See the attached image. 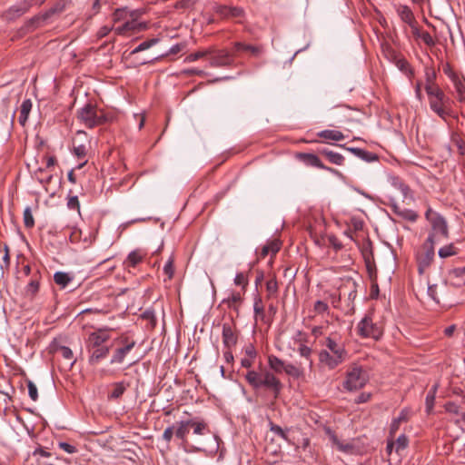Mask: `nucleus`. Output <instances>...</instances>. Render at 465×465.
Returning a JSON list of instances; mask_svg holds the SVG:
<instances>
[{"label": "nucleus", "mask_w": 465, "mask_h": 465, "mask_svg": "<svg viewBox=\"0 0 465 465\" xmlns=\"http://www.w3.org/2000/svg\"><path fill=\"white\" fill-rule=\"evenodd\" d=\"M244 377L254 390L264 388L272 392L274 399L279 397L283 387L281 381L268 370H263L261 372L253 370L248 371Z\"/></svg>", "instance_id": "1"}, {"label": "nucleus", "mask_w": 465, "mask_h": 465, "mask_svg": "<svg viewBox=\"0 0 465 465\" xmlns=\"http://www.w3.org/2000/svg\"><path fill=\"white\" fill-rule=\"evenodd\" d=\"M426 93L429 96V103L430 109L437 114L440 118L446 120L450 115V99L446 96L444 92L440 87L426 88Z\"/></svg>", "instance_id": "2"}, {"label": "nucleus", "mask_w": 465, "mask_h": 465, "mask_svg": "<svg viewBox=\"0 0 465 465\" xmlns=\"http://www.w3.org/2000/svg\"><path fill=\"white\" fill-rule=\"evenodd\" d=\"M425 218L431 226V231L428 235V237H431V242L435 243L436 236L438 235L443 238H448V224L442 215L429 207L425 213Z\"/></svg>", "instance_id": "3"}, {"label": "nucleus", "mask_w": 465, "mask_h": 465, "mask_svg": "<svg viewBox=\"0 0 465 465\" xmlns=\"http://www.w3.org/2000/svg\"><path fill=\"white\" fill-rule=\"evenodd\" d=\"M78 118L87 128L102 125L107 121L104 114L102 111L98 114L96 106L92 104H85L78 111Z\"/></svg>", "instance_id": "4"}, {"label": "nucleus", "mask_w": 465, "mask_h": 465, "mask_svg": "<svg viewBox=\"0 0 465 465\" xmlns=\"http://www.w3.org/2000/svg\"><path fill=\"white\" fill-rule=\"evenodd\" d=\"M369 381L368 371L361 366L353 365L348 371L344 388L348 391H356L361 389Z\"/></svg>", "instance_id": "5"}, {"label": "nucleus", "mask_w": 465, "mask_h": 465, "mask_svg": "<svg viewBox=\"0 0 465 465\" xmlns=\"http://www.w3.org/2000/svg\"><path fill=\"white\" fill-rule=\"evenodd\" d=\"M357 333L362 338L379 340L382 336V329L373 322L372 313H367L357 326Z\"/></svg>", "instance_id": "6"}, {"label": "nucleus", "mask_w": 465, "mask_h": 465, "mask_svg": "<svg viewBox=\"0 0 465 465\" xmlns=\"http://www.w3.org/2000/svg\"><path fill=\"white\" fill-rule=\"evenodd\" d=\"M434 244L431 242V237H428L423 243L424 252L418 256V272L420 274L424 273L425 270L430 267L435 256Z\"/></svg>", "instance_id": "7"}, {"label": "nucleus", "mask_w": 465, "mask_h": 465, "mask_svg": "<svg viewBox=\"0 0 465 465\" xmlns=\"http://www.w3.org/2000/svg\"><path fill=\"white\" fill-rule=\"evenodd\" d=\"M213 10L223 19L242 18L244 16V10L239 6H229L225 5L214 4Z\"/></svg>", "instance_id": "8"}, {"label": "nucleus", "mask_w": 465, "mask_h": 465, "mask_svg": "<svg viewBox=\"0 0 465 465\" xmlns=\"http://www.w3.org/2000/svg\"><path fill=\"white\" fill-rule=\"evenodd\" d=\"M119 342L123 344V347H120L115 350L112 359L111 363H122L124 361L125 356L134 348L136 342L134 341H129L128 337L122 336L117 339Z\"/></svg>", "instance_id": "9"}, {"label": "nucleus", "mask_w": 465, "mask_h": 465, "mask_svg": "<svg viewBox=\"0 0 465 465\" xmlns=\"http://www.w3.org/2000/svg\"><path fill=\"white\" fill-rule=\"evenodd\" d=\"M297 159L302 161L303 163H305L308 166L317 167L320 169L326 170L332 173H339V172L331 167L326 166L322 163V162L320 160V158L314 154L310 153H299L296 155Z\"/></svg>", "instance_id": "10"}, {"label": "nucleus", "mask_w": 465, "mask_h": 465, "mask_svg": "<svg viewBox=\"0 0 465 465\" xmlns=\"http://www.w3.org/2000/svg\"><path fill=\"white\" fill-rule=\"evenodd\" d=\"M109 340V335L105 333V329H99L89 334L86 341V350L91 351L99 347L104 346V344Z\"/></svg>", "instance_id": "11"}, {"label": "nucleus", "mask_w": 465, "mask_h": 465, "mask_svg": "<svg viewBox=\"0 0 465 465\" xmlns=\"http://www.w3.org/2000/svg\"><path fill=\"white\" fill-rule=\"evenodd\" d=\"M232 62L233 57L228 51L220 50L211 57L210 64L213 67H220L230 65Z\"/></svg>", "instance_id": "12"}, {"label": "nucleus", "mask_w": 465, "mask_h": 465, "mask_svg": "<svg viewBox=\"0 0 465 465\" xmlns=\"http://www.w3.org/2000/svg\"><path fill=\"white\" fill-rule=\"evenodd\" d=\"M325 346L328 348L330 352L335 356V359L341 360L342 361H345L347 356V351H345L344 347L341 345H339L331 337L326 338L325 340Z\"/></svg>", "instance_id": "13"}, {"label": "nucleus", "mask_w": 465, "mask_h": 465, "mask_svg": "<svg viewBox=\"0 0 465 465\" xmlns=\"http://www.w3.org/2000/svg\"><path fill=\"white\" fill-rule=\"evenodd\" d=\"M391 207L393 213L403 220L414 223L419 218V215L415 211L407 208H402L397 203H392Z\"/></svg>", "instance_id": "14"}, {"label": "nucleus", "mask_w": 465, "mask_h": 465, "mask_svg": "<svg viewBox=\"0 0 465 465\" xmlns=\"http://www.w3.org/2000/svg\"><path fill=\"white\" fill-rule=\"evenodd\" d=\"M89 352L88 362L90 365H96L102 360L105 359L110 351V347L103 346L91 351H87Z\"/></svg>", "instance_id": "15"}, {"label": "nucleus", "mask_w": 465, "mask_h": 465, "mask_svg": "<svg viewBox=\"0 0 465 465\" xmlns=\"http://www.w3.org/2000/svg\"><path fill=\"white\" fill-rule=\"evenodd\" d=\"M223 342L229 349L237 343V335L229 323L223 325Z\"/></svg>", "instance_id": "16"}, {"label": "nucleus", "mask_w": 465, "mask_h": 465, "mask_svg": "<svg viewBox=\"0 0 465 465\" xmlns=\"http://www.w3.org/2000/svg\"><path fill=\"white\" fill-rule=\"evenodd\" d=\"M319 361L329 369H334L341 362H343L341 360L335 359V356H333L330 351L326 350H322L319 352Z\"/></svg>", "instance_id": "17"}, {"label": "nucleus", "mask_w": 465, "mask_h": 465, "mask_svg": "<svg viewBox=\"0 0 465 465\" xmlns=\"http://www.w3.org/2000/svg\"><path fill=\"white\" fill-rule=\"evenodd\" d=\"M233 49L235 52H250L251 54L254 57H258L262 53V46H256V45H246L241 42H235L233 44Z\"/></svg>", "instance_id": "18"}, {"label": "nucleus", "mask_w": 465, "mask_h": 465, "mask_svg": "<svg viewBox=\"0 0 465 465\" xmlns=\"http://www.w3.org/2000/svg\"><path fill=\"white\" fill-rule=\"evenodd\" d=\"M397 14L400 18L406 24L411 25L416 21L411 9L406 5H400L397 9Z\"/></svg>", "instance_id": "19"}, {"label": "nucleus", "mask_w": 465, "mask_h": 465, "mask_svg": "<svg viewBox=\"0 0 465 465\" xmlns=\"http://www.w3.org/2000/svg\"><path fill=\"white\" fill-rule=\"evenodd\" d=\"M47 21L44 14L35 15L25 24L24 29L26 32H32L36 28L42 26Z\"/></svg>", "instance_id": "20"}, {"label": "nucleus", "mask_w": 465, "mask_h": 465, "mask_svg": "<svg viewBox=\"0 0 465 465\" xmlns=\"http://www.w3.org/2000/svg\"><path fill=\"white\" fill-rule=\"evenodd\" d=\"M74 280V276L68 272H56L54 274V282L61 288H66Z\"/></svg>", "instance_id": "21"}, {"label": "nucleus", "mask_w": 465, "mask_h": 465, "mask_svg": "<svg viewBox=\"0 0 465 465\" xmlns=\"http://www.w3.org/2000/svg\"><path fill=\"white\" fill-rule=\"evenodd\" d=\"M31 110H32L31 99L24 100V102L22 103L21 107H20V115L18 118V122L22 126L25 125Z\"/></svg>", "instance_id": "22"}, {"label": "nucleus", "mask_w": 465, "mask_h": 465, "mask_svg": "<svg viewBox=\"0 0 465 465\" xmlns=\"http://www.w3.org/2000/svg\"><path fill=\"white\" fill-rule=\"evenodd\" d=\"M30 8V5L26 2H24L18 5L12 6L8 12L7 15L9 19H15L16 17L21 16L25 14Z\"/></svg>", "instance_id": "23"}, {"label": "nucleus", "mask_w": 465, "mask_h": 465, "mask_svg": "<svg viewBox=\"0 0 465 465\" xmlns=\"http://www.w3.org/2000/svg\"><path fill=\"white\" fill-rule=\"evenodd\" d=\"M143 254L141 252V251L134 250L128 254L124 264L125 267L134 268L138 263H140L143 261Z\"/></svg>", "instance_id": "24"}, {"label": "nucleus", "mask_w": 465, "mask_h": 465, "mask_svg": "<svg viewBox=\"0 0 465 465\" xmlns=\"http://www.w3.org/2000/svg\"><path fill=\"white\" fill-rule=\"evenodd\" d=\"M176 424H177V428L175 430L176 438L183 441H185L187 435L189 433V428L191 427L189 420L178 421Z\"/></svg>", "instance_id": "25"}, {"label": "nucleus", "mask_w": 465, "mask_h": 465, "mask_svg": "<svg viewBox=\"0 0 465 465\" xmlns=\"http://www.w3.org/2000/svg\"><path fill=\"white\" fill-rule=\"evenodd\" d=\"M281 248V244L278 241L272 240L266 243L261 251V257L265 258L267 255L271 254H276Z\"/></svg>", "instance_id": "26"}, {"label": "nucleus", "mask_w": 465, "mask_h": 465, "mask_svg": "<svg viewBox=\"0 0 465 465\" xmlns=\"http://www.w3.org/2000/svg\"><path fill=\"white\" fill-rule=\"evenodd\" d=\"M317 136L332 141H341L345 138L344 134L337 130H323L317 134Z\"/></svg>", "instance_id": "27"}, {"label": "nucleus", "mask_w": 465, "mask_h": 465, "mask_svg": "<svg viewBox=\"0 0 465 465\" xmlns=\"http://www.w3.org/2000/svg\"><path fill=\"white\" fill-rule=\"evenodd\" d=\"M269 367L276 373H282L285 368V362L275 355H269Z\"/></svg>", "instance_id": "28"}, {"label": "nucleus", "mask_w": 465, "mask_h": 465, "mask_svg": "<svg viewBox=\"0 0 465 465\" xmlns=\"http://www.w3.org/2000/svg\"><path fill=\"white\" fill-rule=\"evenodd\" d=\"M65 5H66V1L65 0H59L58 2H56L54 5V6H52L47 11H45L44 13V15L46 17V19L48 20L53 15H59L62 12H64V9H65Z\"/></svg>", "instance_id": "29"}, {"label": "nucleus", "mask_w": 465, "mask_h": 465, "mask_svg": "<svg viewBox=\"0 0 465 465\" xmlns=\"http://www.w3.org/2000/svg\"><path fill=\"white\" fill-rule=\"evenodd\" d=\"M190 426L193 429V433L196 435H203L208 430V425L204 420L197 419L189 420Z\"/></svg>", "instance_id": "30"}, {"label": "nucleus", "mask_w": 465, "mask_h": 465, "mask_svg": "<svg viewBox=\"0 0 465 465\" xmlns=\"http://www.w3.org/2000/svg\"><path fill=\"white\" fill-rule=\"evenodd\" d=\"M436 391H437V385H434L426 396L425 404H426V411L428 414H430L433 409L434 402H435V397H436Z\"/></svg>", "instance_id": "31"}, {"label": "nucleus", "mask_w": 465, "mask_h": 465, "mask_svg": "<svg viewBox=\"0 0 465 465\" xmlns=\"http://www.w3.org/2000/svg\"><path fill=\"white\" fill-rule=\"evenodd\" d=\"M453 84L458 94L459 101L465 104V81L463 79L459 78L455 80Z\"/></svg>", "instance_id": "32"}, {"label": "nucleus", "mask_w": 465, "mask_h": 465, "mask_svg": "<svg viewBox=\"0 0 465 465\" xmlns=\"http://www.w3.org/2000/svg\"><path fill=\"white\" fill-rule=\"evenodd\" d=\"M289 376L298 379L303 375V370L300 367H297L292 363L285 364V368L283 371Z\"/></svg>", "instance_id": "33"}, {"label": "nucleus", "mask_w": 465, "mask_h": 465, "mask_svg": "<svg viewBox=\"0 0 465 465\" xmlns=\"http://www.w3.org/2000/svg\"><path fill=\"white\" fill-rule=\"evenodd\" d=\"M124 24H125V27H127L128 31L141 32L147 28L146 23H138L137 21H134V20L127 19L124 22Z\"/></svg>", "instance_id": "34"}, {"label": "nucleus", "mask_w": 465, "mask_h": 465, "mask_svg": "<svg viewBox=\"0 0 465 465\" xmlns=\"http://www.w3.org/2000/svg\"><path fill=\"white\" fill-rule=\"evenodd\" d=\"M298 352L301 357L305 358L309 361V365H310V367H312L313 364V361L312 360V348L308 347L307 345H305L303 343H301L298 348Z\"/></svg>", "instance_id": "35"}, {"label": "nucleus", "mask_w": 465, "mask_h": 465, "mask_svg": "<svg viewBox=\"0 0 465 465\" xmlns=\"http://www.w3.org/2000/svg\"><path fill=\"white\" fill-rule=\"evenodd\" d=\"M158 38H152L146 41H143L138 46H136L132 52L131 54H137L139 52L144 51L154 45L156 43H158Z\"/></svg>", "instance_id": "36"}, {"label": "nucleus", "mask_w": 465, "mask_h": 465, "mask_svg": "<svg viewBox=\"0 0 465 465\" xmlns=\"http://www.w3.org/2000/svg\"><path fill=\"white\" fill-rule=\"evenodd\" d=\"M425 76H426L425 89L428 86H430L431 88L439 87L437 84H435L436 73H435V71L432 68L426 67V69H425Z\"/></svg>", "instance_id": "37"}, {"label": "nucleus", "mask_w": 465, "mask_h": 465, "mask_svg": "<svg viewBox=\"0 0 465 465\" xmlns=\"http://www.w3.org/2000/svg\"><path fill=\"white\" fill-rule=\"evenodd\" d=\"M39 285L38 279H32L25 288L26 295L33 298L38 292Z\"/></svg>", "instance_id": "38"}, {"label": "nucleus", "mask_w": 465, "mask_h": 465, "mask_svg": "<svg viewBox=\"0 0 465 465\" xmlns=\"http://www.w3.org/2000/svg\"><path fill=\"white\" fill-rule=\"evenodd\" d=\"M266 291L268 297L275 296L278 292V282L275 277L271 278L266 282Z\"/></svg>", "instance_id": "39"}, {"label": "nucleus", "mask_w": 465, "mask_h": 465, "mask_svg": "<svg viewBox=\"0 0 465 465\" xmlns=\"http://www.w3.org/2000/svg\"><path fill=\"white\" fill-rule=\"evenodd\" d=\"M174 258L173 256H170L168 261L166 262L164 267H163V272L167 275V279L171 280L173 277L174 274Z\"/></svg>", "instance_id": "40"}, {"label": "nucleus", "mask_w": 465, "mask_h": 465, "mask_svg": "<svg viewBox=\"0 0 465 465\" xmlns=\"http://www.w3.org/2000/svg\"><path fill=\"white\" fill-rule=\"evenodd\" d=\"M24 223L28 229L35 226V220L30 207H26L24 211Z\"/></svg>", "instance_id": "41"}, {"label": "nucleus", "mask_w": 465, "mask_h": 465, "mask_svg": "<svg viewBox=\"0 0 465 465\" xmlns=\"http://www.w3.org/2000/svg\"><path fill=\"white\" fill-rule=\"evenodd\" d=\"M253 311L256 317L258 315H260L262 318L264 316V308L262 301V298L258 295L254 298Z\"/></svg>", "instance_id": "42"}, {"label": "nucleus", "mask_w": 465, "mask_h": 465, "mask_svg": "<svg viewBox=\"0 0 465 465\" xmlns=\"http://www.w3.org/2000/svg\"><path fill=\"white\" fill-rule=\"evenodd\" d=\"M127 12H128V8L127 7L116 9L114 12V14H113L114 21V22H119L121 20H125L126 21L128 19Z\"/></svg>", "instance_id": "43"}, {"label": "nucleus", "mask_w": 465, "mask_h": 465, "mask_svg": "<svg viewBox=\"0 0 465 465\" xmlns=\"http://www.w3.org/2000/svg\"><path fill=\"white\" fill-rule=\"evenodd\" d=\"M326 158L331 163L336 164V165H342L343 162H344V157L341 153H335V152H332V151H331V153H327V157Z\"/></svg>", "instance_id": "44"}, {"label": "nucleus", "mask_w": 465, "mask_h": 465, "mask_svg": "<svg viewBox=\"0 0 465 465\" xmlns=\"http://www.w3.org/2000/svg\"><path fill=\"white\" fill-rule=\"evenodd\" d=\"M456 253L457 252L453 244L446 245L439 250V256L440 258H447Z\"/></svg>", "instance_id": "45"}, {"label": "nucleus", "mask_w": 465, "mask_h": 465, "mask_svg": "<svg viewBox=\"0 0 465 465\" xmlns=\"http://www.w3.org/2000/svg\"><path fill=\"white\" fill-rule=\"evenodd\" d=\"M125 391V386L122 383H115L113 391L111 392L109 398L110 399H118L120 398Z\"/></svg>", "instance_id": "46"}, {"label": "nucleus", "mask_w": 465, "mask_h": 465, "mask_svg": "<svg viewBox=\"0 0 465 465\" xmlns=\"http://www.w3.org/2000/svg\"><path fill=\"white\" fill-rule=\"evenodd\" d=\"M33 457H36L37 458H40L42 460H45V459H50L53 457V453L49 452V451H46L44 448L42 447H38L36 448L33 453H32Z\"/></svg>", "instance_id": "47"}, {"label": "nucleus", "mask_w": 465, "mask_h": 465, "mask_svg": "<svg viewBox=\"0 0 465 465\" xmlns=\"http://www.w3.org/2000/svg\"><path fill=\"white\" fill-rule=\"evenodd\" d=\"M196 0H178L175 3V8L177 9H192L196 4Z\"/></svg>", "instance_id": "48"}, {"label": "nucleus", "mask_w": 465, "mask_h": 465, "mask_svg": "<svg viewBox=\"0 0 465 465\" xmlns=\"http://www.w3.org/2000/svg\"><path fill=\"white\" fill-rule=\"evenodd\" d=\"M55 351L60 353L62 355V357L66 360H71L74 357L72 350L69 347H66L64 345L58 346L55 349Z\"/></svg>", "instance_id": "49"}, {"label": "nucleus", "mask_w": 465, "mask_h": 465, "mask_svg": "<svg viewBox=\"0 0 465 465\" xmlns=\"http://www.w3.org/2000/svg\"><path fill=\"white\" fill-rule=\"evenodd\" d=\"M208 54H211V51L207 50V51H198V52H195V53H193V54H190L188 56H186L185 58V61L186 62H189V63H192V62H194L205 55H207Z\"/></svg>", "instance_id": "50"}, {"label": "nucleus", "mask_w": 465, "mask_h": 465, "mask_svg": "<svg viewBox=\"0 0 465 465\" xmlns=\"http://www.w3.org/2000/svg\"><path fill=\"white\" fill-rule=\"evenodd\" d=\"M409 444V439L405 434H401L398 437L396 440V451H399L401 450H404L408 447Z\"/></svg>", "instance_id": "51"}, {"label": "nucleus", "mask_w": 465, "mask_h": 465, "mask_svg": "<svg viewBox=\"0 0 465 465\" xmlns=\"http://www.w3.org/2000/svg\"><path fill=\"white\" fill-rule=\"evenodd\" d=\"M67 207L70 210H77L78 213L80 212V203L76 195L68 197Z\"/></svg>", "instance_id": "52"}, {"label": "nucleus", "mask_w": 465, "mask_h": 465, "mask_svg": "<svg viewBox=\"0 0 465 465\" xmlns=\"http://www.w3.org/2000/svg\"><path fill=\"white\" fill-rule=\"evenodd\" d=\"M27 387H28L29 397L34 401H37V399H38V392H37V388H36L35 384L33 381H27Z\"/></svg>", "instance_id": "53"}, {"label": "nucleus", "mask_w": 465, "mask_h": 465, "mask_svg": "<svg viewBox=\"0 0 465 465\" xmlns=\"http://www.w3.org/2000/svg\"><path fill=\"white\" fill-rule=\"evenodd\" d=\"M242 297L239 292H232L230 297L226 300H223V302H226L229 307H232L233 304L241 302Z\"/></svg>", "instance_id": "54"}, {"label": "nucleus", "mask_w": 465, "mask_h": 465, "mask_svg": "<svg viewBox=\"0 0 465 465\" xmlns=\"http://www.w3.org/2000/svg\"><path fill=\"white\" fill-rule=\"evenodd\" d=\"M437 284H431L428 286V295L436 302L440 303V299L437 292Z\"/></svg>", "instance_id": "55"}, {"label": "nucleus", "mask_w": 465, "mask_h": 465, "mask_svg": "<svg viewBox=\"0 0 465 465\" xmlns=\"http://www.w3.org/2000/svg\"><path fill=\"white\" fill-rule=\"evenodd\" d=\"M144 14V9L139 8V9H134L129 10L127 12L128 19L136 21L140 16H142Z\"/></svg>", "instance_id": "56"}, {"label": "nucleus", "mask_w": 465, "mask_h": 465, "mask_svg": "<svg viewBox=\"0 0 465 465\" xmlns=\"http://www.w3.org/2000/svg\"><path fill=\"white\" fill-rule=\"evenodd\" d=\"M234 283L244 289L248 285V280L242 272H239L234 278Z\"/></svg>", "instance_id": "57"}, {"label": "nucleus", "mask_w": 465, "mask_h": 465, "mask_svg": "<svg viewBox=\"0 0 465 465\" xmlns=\"http://www.w3.org/2000/svg\"><path fill=\"white\" fill-rule=\"evenodd\" d=\"M58 446L60 449H62L63 450H64L65 452L69 453V454H73V453H75L77 451V449L75 446L74 445H71L67 442H64V441H60L58 442Z\"/></svg>", "instance_id": "58"}, {"label": "nucleus", "mask_w": 465, "mask_h": 465, "mask_svg": "<svg viewBox=\"0 0 465 465\" xmlns=\"http://www.w3.org/2000/svg\"><path fill=\"white\" fill-rule=\"evenodd\" d=\"M445 411L449 413L459 414L460 406L453 401H449L444 405Z\"/></svg>", "instance_id": "59"}, {"label": "nucleus", "mask_w": 465, "mask_h": 465, "mask_svg": "<svg viewBox=\"0 0 465 465\" xmlns=\"http://www.w3.org/2000/svg\"><path fill=\"white\" fill-rule=\"evenodd\" d=\"M443 72L446 75L449 76V78L454 82L455 80L459 79L460 77L458 74L452 70L451 66L449 64H446L443 66Z\"/></svg>", "instance_id": "60"}, {"label": "nucleus", "mask_w": 465, "mask_h": 465, "mask_svg": "<svg viewBox=\"0 0 465 465\" xmlns=\"http://www.w3.org/2000/svg\"><path fill=\"white\" fill-rule=\"evenodd\" d=\"M359 158H361V160H364L365 162H368V163L378 160V156L376 153H373L371 152H368L365 150H363V153H361Z\"/></svg>", "instance_id": "61"}, {"label": "nucleus", "mask_w": 465, "mask_h": 465, "mask_svg": "<svg viewBox=\"0 0 465 465\" xmlns=\"http://www.w3.org/2000/svg\"><path fill=\"white\" fill-rule=\"evenodd\" d=\"M397 66L402 72H410L411 74H413L410 64L405 59H399L397 61Z\"/></svg>", "instance_id": "62"}, {"label": "nucleus", "mask_w": 465, "mask_h": 465, "mask_svg": "<svg viewBox=\"0 0 465 465\" xmlns=\"http://www.w3.org/2000/svg\"><path fill=\"white\" fill-rule=\"evenodd\" d=\"M328 304L322 301H317L314 303V311L318 313H323L328 311Z\"/></svg>", "instance_id": "63"}, {"label": "nucleus", "mask_w": 465, "mask_h": 465, "mask_svg": "<svg viewBox=\"0 0 465 465\" xmlns=\"http://www.w3.org/2000/svg\"><path fill=\"white\" fill-rule=\"evenodd\" d=\"M173 426H169L164 430L162 437L166 443H169L172 440L173 436Z\"/></svg>", "instance_id": "64"}]
</instances>
